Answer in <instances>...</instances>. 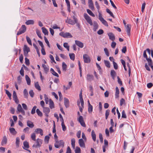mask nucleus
I'll return each instance as SVG.
<instances>
[{
  "label": "nucleus",
  "instance_id": "obj_1",
  "mask_svg": "<svg viewBox=\"0 0 153 153\" xmlns=\"http://www.w3.org/2000/svg\"><path fill=\"white\" fill-rule=\"evenodd\" d=\"M64 145V143L62 140L58 141V140H56L55 143H54V146L56 148H59L60 146L63 147Z\"/></svg>",
  "mask_w": 153,
  "mask_h": 153
},
{
  "label": "nucleus",
  "instance_id": "obj_2",
  "mask_svg": "<svg viewBox=\"0 0 153 153\" xmlns=\"http://www.w3.org/2000/svg\"><path fill=\"white\" fill-rule=\"evenodd\" d=\"M59 35L64 38H70L73 37L71 34L68 32L65 33L64 32H62L59 33Z\"/></svg>",
  "mask_w": 153,
  "mask_h": 153
},
{
  "label": "nucleus",
  "instance_id": "obj_3",
  "mask_svg": "<svg viewBox=\"0 0 153 153\" xmlns=\"http://www.w3.org/2000/svg\"><path fill=\"white\" fill-rule=\"evenodd\" d=\"M143 56L144 58L146 59V60L147 61L149 65L151 67H153V65H152V62L151 59L150 58H149L147 57V55L146 54V50H145L143 52Z\"/></svg>",
  "mask_w": 153,
  "mask_h": 153
},
{
  "label": "nucleus",
  "instance_id": "obj_4",
  "mask_svg": "<svg viewBox=\"0 0 153 153\" xmlns=\"http://www.w3.org/2000/svg\"><path fill=\"white\" fill-rule=\"evenodd\" d=\"M84 16L87 22L91 25H93V23L90 17L86 13H84Z\"/></svg>",
  "mask_w": 153,
  "mask_h": 153
},
{
  "label": "nucleus",
  "instance_id": "obj_5",
  "mask_svg": "<svg viewBox=\"0 0 153 153\" xmlns=\"http://www.w3.org/2000/svg\"><path fill=\"white\" fill-rule=\"evenodd\" d=\"M99 19L104 25L106 26H108L107 22L102 17V14L101 13H100L99 14Z\"/></svg>",
  "mask_w": 153,
  "mask_h": 153
},
{
  "label": "nucleus",
  "instance_id": "obj_6",
  "mask_svg": "<svg viewBox=\"0 0 153 153\" xmlns=\"http://www.w3.org/2000/svg\"><path fill=\"white\" fill-rule=\"evenodd\" d=\"M26 30V26L24 25H22L21 27L19 29V31L17 32V35H19L23 33H24Z\"/></svg>",
  "mask_w": 153,
  "mask_h": 153
},
{
  "label": "nucleus",
  "instance_id": "obj_7",
  "mask_svg": "<svg viewBox=\"0 0 153 153\" xmlns=\"http://www.w3.org/2000/svg\"><path fill=\"white\" fill-rule=\"evenodd\" d=\"M42 140L39 138H38L36 140V144H34L33 146V147L36 148L40 147L41 146V145L42 144Z\"/></svg>",
  "mask_w": 153,
  "mask_h": 153
},
{
  "label": "nucleus",
  "instance_id": "obj_8",
  "mask_svg": "<svg viewBox=\"0 0 153 153\" xmlns=\"http://www.w3.org/2000/svg\"><path fill=\"white\" fill-rule=\"evenodd\" d=\"M78 120L82 126L84 127H86L84 121L83 117L82 116H80Z\"/></svg>",
  "mask_w": 153,
  "mask_h": 153
},
{
  "label": "nucleus",
  "instance_id": "obj_9",
  "mask_svg": "<svg viewBox=\"0 0 153 153\" xmlns=\"http://www.w3.org/2000/svg\"><path fill=\"white\" fill-rule=\"evenodd\" d=\"M23 51L24 55L26 56L30 51V49L26 45H25L24 46Z\"/></svg>",
  "mask_w": 153,
  "mask_h": 153
},
{
  "label": "nucleus",
  "instance_id": "obj_10",
  "mask_svg": "<svg viewBox=\"0 0 153 153\" xmlns=\"http://www.w3.org/2000/svg\"><path fill=\"white\" fill-rule=\"evenodd\" d=\"M83 58L84 62L86 63L90 62V59L89 56L86 54H85L83 55Z\"/></svg>",
  "mask_w": 153,
  "mask_h": 153
},
{
  "label": "nucleus",
  "instance_id": "obj_11",
  "mask_svg": "<svg viewBox=\"0 0 153 153\" xmlns=\"http://www.w3.org/2000/svg\"><path fill=\"white\" fill-rule=\"evenodd\" d=\"M17 110L19 112H21L23 115H25V112L24 110L22 109L20 104H19L18 105L17 107Z\"/></svg>",
  "mask_w": 153,
  "mask_h": 153
},
{
  "label": "nucleus",
  "instance_id": "obj_12",
  "mask_svg": "<svg viewBox=\"0 0 153 153\" xmlns=\"http://www.w3.org/2000/svg\"><path fill=\"white\" fill-rule=\"evenodd\" d=\"M13 100L17 104L19 102V100L17 98L16 92L15 91H13Z\"/></svg>",
  "mask_w": 153,
  "mask_h": 153
},
{
  "label": "nucleus",
  "instance_id": "obj_13",
  "mask_svg": "<svg viewBox=\"0 0 153 153\" xmlns=\"http://www.w3.org/2000/svg\"><path fill=\"white\" fill-rule=\"evenodd\" d=\"M43 112L45 114V116L47 117L48 116V114L50 112V110L49 108L48 107H43Z\"/></svg>",
  "mask_w": 153,
  "mask_h": 153
},
{
  "label": "nucleus",
  "instance_id": "obj_14",
  "mask_svg": "<svg viewBox=\"0 0 153 153\" xmlns=\"http://www.w3.org/2000/svg\"><path fill=\"white\" fill-rule=\"evenodd\" d=\"M126 27V30L127 32V34L129 36L130 34L131 25L130 24H127Z\"/></svg>",
  "mask_w": 153,
  "mask_h": 153
},
{
  "label": "nucleus",
  "instance_id": "obj_15",
  "mask_svg": "<svg viewBox=\"0 0 153 153\" xmlns=\"http://www.w3.org/2000/svg\"><path fill=\"white\" fill-rule=\"evenodd\" d=\"M75 43L77 45L81 48H82L84 46L83 43L79 41L75 40Z\"/></svg>",
  "mask_w": 153,
  "mask_h": 153
},
{
  "label": "nucleus",
  "instance_id": "obj_16",
  "mask_svg": "<svg viewBox=\"0 0 153 153\" xmlns=\"http://www.w3.org/2000/svg\"><path fill=\"white\" fill-rule=\"evenodd\" d=\"M108 35L109 37V39L110 40L112 41L115 40V36L112 33H108Z\"/></svg>",
  "mask_w": 153,
  "mask_h": 153
},
{
  "label": "nucleus",
  "instance_id": "obj_17",
  "mask_svg": "<svg viewBox=\"0 0 153 153\" xmlns=\"http://www.w3.org/2000/svg\"><path fill=\"white\" fill-rule=\"evenodd\" d=\"M79 143L80 146L83 148L85 147V144L82 139L81 138L79 140Z\"/></svg>",
  "mask_w": 153,
  "mask_h": 153
},
{
  "label": "nucleus",
  "instance_id": "obj_18",
  "mask_svg": "<svg viewBox=\"0 0 153 153\" xmlns=\"http://www.w3.org/2000/svg\"><path fill=\"white\" fill-rule=\"evenodd\" d=\"M35 131L37 134H40L41 136L43 135V130L40 128H38L35 130Z\"/></svg>",
  "mask_w": 153,
  "mask_h": 153
},
{
  "label": "nucleus",
  "instance_id": "obj_19",
  "mask_svg": "<svg viewBox=\"0 0 153 153\" xmlns=\"http://www.w3.org/2000/svg\"><path fill=\"white\" fill-rule=\"evenodd\" d=\"M86 79L87 80L91 81L94 79V77L92 75L88 74L87 75Z\"/></svg>",
  "mask_w": 153,
  "mask_h": 153
},
{
  "label": "nucleus",
  "instance_id": "obj_20",
  "mask_svg": "<svg viewBox=\"0 0 153 153\" xmlns=\"http://www.w3.org/2000/svg\"><path fill=\"white\" fill-rule=\"evenodd\" d=\"M88 112L89 113H91L93 111V106L90 104L89 101H88Z\"/></svg>",
  "mask_w": 153,
  "mask_h": 153
},
{
  "label": "nucleus",
  "instance_id": "obj_21",
  "mask_svg": "<svg viewBox=\"0 0 153 153\" xmlns=\"http://www.w3.org/2000/svg\"><path fill=\"white\" fill-rule=\"evenodd\" d=\"M49 107L51 109L53 108H54V104L53 101L51 99H49Z\"/></svg>",
  "mask_w": 153,
  "mask_h": 153
},
{
  "label": "nucleus",
  "instance_id": "obj_22",
  "mask_svg": "<svg viewBox=\"0 0 153 153\" xmlns=\"http://www.w3.org/2000/svg\"><path fill=\"white\" fill-rule=\"evenodd\" d=\"M64 104L66 108H68L69 106V101L66 98H64Z\"/></svg>",
  "mask_w": 153,
  "mask_h": 153
},
{
  "label": "nucleus",
  "instance_id": "obj_23",
  "mask_svg": "<svg viewBox=\"0 0 153 153\" xmlns=\"http://www.w3.org/2000/svg\"><path fill=\"white\" fill-rule=\"evenodd\" d=\"M27 126L31 128H33L34 126V125L33 123L30 120L27 121Z\"/></svg>",
  "mask_w": 153,
  "mask_h": 153
},
{
  "label": "nucleus",
  "instance_id": "obj_24",
  "mask_svg": "<svg viewBox=\"0 0 153 153\" xmlns=\"http://www.w3.org/2000/svg\"><path fill=\"white\" fill-rule=\"evenodd\" d=\"M65 22H66L72 25H75L74 22L72 19H67V20H66Z\"/></svg>",
  "mask_w": 153,
  "mask_h": 153
},
{
  "label": "nucleus",
  "instance_id": "obj_25",
  "mask_svg": "<svg viewBox=\"0 0 153 153\" xmlns=\"http://www.w3.org/2000/svg\"><path fill=\"white\" fill-rule=\"evenodd\" d=\"M119 90L117 87H116V91L115 92V97L117 98L119 97Z\"/></svg>",
  "mask_w": 153,
  "mask_h": 153
},
{
  "label": "nucleus",
  "instance_id": "obj_26",
  "mask_svg": "<svg viewBox=\"0 0 153 153\" xmlns=\"http://www.w3.org/2000/svg\"><path fill=\"white\" fill-rule=\"evenodd\" d=\"M9 131L10 133L13 135H15L17 133L15 128H10Z\"/></svg>",
  "mask_w": 153,
  "mask_h": 153
},
{
  "label": "nucleus",
  "instance_id": "obj_27",
  "mask_svg": "<svg viewBox=\"0 0 153 153\" xmlns=\"http://www.w3.org/2000/svg\"><path fill=\"white\" fill-rule=\"evenodd\" d=\"M23 145L24 146L23 149H25L27 150V149H28L29 147L28 143L26 141L24 142Z\"/></svg>",
  "mask_w": 153,
  "mask_h": 153
},
{
  "label": "nucleus",
  "instance_id": "obj_28",
  "mask_svg": "<svg viewBox=\"0 0 153 153\" xmlns=\"http://www.w3.org/2000/svg\"><path fill=\"white\" fill-rule=\"evenodd\" d=\"M7 139L6 136H4L3 139L1 142V145H3L4 144H5L7 143Z\"/></svg>",
  "mask_w": 153,
  "mask_h": 153
},
{
  "label": "nucleus",
  "instance_id": "obj_29",
  "mask_svg": "<svg viewBox=\"0 0 153 153\" xmlns=\"http://www.w3.org/2000/svg\"><path fill=\"white\" fill-rule=\"evenodd\" d=\"M91 136L93 140L94 141H95L96 140V135L94 130L92 131Z\"/></svg>",
  "mask_w": 153,
  "mask_h": 153
},
{
  "label": "nucleus",
  "instance_id": "obj_30",
  "mask_svg": "<svg viewBox=\"0 0 153 153\" xmlns=\"http://www.w3.org/2000/svg\"><path fill=\"white\" fill-rule=\"evenodd\" d=\"M24 96V97L26 98H27L28 94V92L26 89H25L23 91Z\"/></svg>",
  "mask_w": 153,
  "mask_h": 153
},
{
  "label": "nucleus",
  "instance_id": "obj_31",
  "mask_svg": "<svg viewBox=\"0 0 153 153\" xmlns=\"http://www.w3.org/2000/svg\"><path fill=\"white\" fill-rule=\"evenodd\" d=\"M34 21L33 20H29L25 22V24L27 25H33Z\"/></svg>",
  "mask_w": 153,
  "mask_h": 153
},
{
  "label": "nucleus",
  "instance_id": "obj_32",
  "mask_svg": "<svg viewBox=\"0 0 153 153\" xmlns=\"http://www.w3.org/2000/svg\"><path fill=\"white\" fill-rule=\"evenodd\" d=\"M42 31L43 33H44L45 35H47L48 34V31L46 28L45 27H42Z\"/></svg>",
  "mask_w": 153,
  "mask_h": 153
},
{
  "label": "nucleus",
  "instance_id": "obj_33",
  "mask_svg": "<svg viewBox=\"0 0 153 153\" xmlns=\"http://www.w3.org/2000/svg\"><path fill=\"white\" fill-rule=\"evenodd\" d=\"M25 79L27 81V84L28 85H30V80L27 75H25Z\"/></svg>",
  "mask_w": 153,
  "mask_h": 153
},
{
  "label": "nucleus",
  "instance_id": "obj_34",
  "mask_svg": "<svg viewBox=\"0 0 153 153\" xmlns=\"http://www.w3.org/2000/svg\"><path fill=\"white\" fill-rule=\"evenodd\" d=\"M51 73L53 75H54V76H56L57 77H59L58 74H57V73L56 72H55L54 71L53 68H51Z\"/></svg>",
  "mask_w": 153,
  "mask_h": 153
},
{
  "label": "nucleus",
  "instance_id": "obj_35",
  "mask_svg": "<svg viewBox=\"0 0 153 153\" xmlns=\"http://www.w3.org/2000/svg\"><path fill=\"white\" fill-rule=\"evenodd\" d=\"M5 93L7 95L10 100L11 99V94L9 91H8L6 89L5 90Z\"/></svg>",
  "mask_w": 153,
  "mask_h": 153
},
{
  "label": "nucleus",
  "instance_id": "obj_36",
  "mask_svg": "<svg viewBox=\"0 0 153 153\" xmlns=\"http://www.w3.org/2000/svg\"><path fill=\"white\" fill-rule=\"evenodd\" d=\"M35 88L39 91H40L41 90V88L38 82H36L35 83Z\"/></svg>",
  "mask_w": 153,
  "mask_h": 153
},
{
  "label": "nucleus",
  "instance_id": "obj_37",
  "mask_svg": "<svg viewBox=\"0 0 153 153\" xmlns=\"http://www.w3.org/2000/svg\"><path fill=\"white\" fill-rule=\"evenodd\" d=\"M75 139L73 138L71 140V144L72 147L74 148H75Z\"/></svg>",
  "mask_w": 153,
  "mask_h": 153
},
{
  "label": "nucleus",
  "instance_id": "obj_38",
  "mask_svg": "<svg viewBox=\"0 0 153 153\" xmlns=\"http://www.w3.org/2000/svg\"><path fill=\"white\" fill-rule=\"evenodd\" d=\"M69 56L71 60H74L75 56V54L74 53H70L69 54Z\"/></svg>",
  "mask_w": 153,
  "mask_h": 153
},
{
  "label": "nucleus",
  "instance_id": "obj_39",
  "mask_svg": "<svg viewBox=\"0 0 153 153\" xmlns=\"http://www.w3.org/2000/svg\"><path fill=\"white\" fill-rule=\"evenodd\" d=\"M87 11L88 13L90 16L93 17L95 16L94 14L90 10L88 9H87Z\"/></svg>",
  "mask_w": 153,
  "mask_h": 153
},
{
  "label": "nucleus",
  "instance_id": "obj_40",
  "mask_svg": "<svg viewBox=\"0 0 153 153\" xmlns=\"http://www.w3.org/2000/svg\"><path fill=\"white\" fill-rule=\"evenodd\" d=\"M36 134L35 133H32L31 135V137L32 139L33 140V141H36Z\"/></svg>",
  "mask_w": 153,
  "mask_h": 153
},
{
  "label": "nucleus",
  "instance_id": "obj_41",
  "mask_svg": "<svg viewBox=\"0 0 153 153\" xmlns=\"http://www.w3.org/2000/svg\"><path fill=\"white\" fill-rule=\"evenodd\" d=\"M104 63L105 65L107 67H110V64L109 62L108 61L104 60Z\"/></svg>",
  "mask_w": 153,
  "mask_h": 153
},
{
  "label": "nucleus",
  "instance_id": "obj_42",
  "mask_svg": "<svg viewBox=\"0 0 153 153\" xmlns=\"http://www.w3.org/2000/svg\"><path fill=\"white\" fill-rule=\"evenodd\" d=\"M106 11L107 13H109V14L110 15V16H112V17H113L114 18V15H113V13H112V12H111V11L109 9H108V8L107 9H106Z\"/></svg>",
  "mask_w": 153,
  "mask_h": 153
},
{
  "label": "nucleus",
  "instance_id": "obj_43",
  "mask_svg": "<svg viewBox=\"0 0 153 153\" xmlns=\"http://www.w3.org/2000/svg\"><path fill=\"white\" fill-rule=\"evenodd\" d=\"M36 112L38 116L40 117H42V112L39 109L37 108L36 109Z\"/></svg>",
  "mask_w": 153,
  "mask_h": 153
},
{
  "label": "nucleus",
  "instance_id": "obj_44",
  "mask_svg": "<svg viewBox=\"0 0 153 153\" xmlns=\"http://www.w3.org/2000/svg\"><path fill=\"white\" fill-rule=\"evenodd\" d=\"M98 26V24L96 22H94V28L93 30L94 31L96 30V29L97 28Z\"/></svg>",
  "mask_w": 153,
  "mask_h": 153
},
{
  "label": "nucleus",
  "instance_id": "obj_45",
  "mask_svg": "<svg viewBox=\"0 0 153 153\" xmlns=\"http://www.w3.org/2000/svg\"><path fill=\"white\" fill-rule=\"evenodd\" d=\"M75 152V153H80L81 149L78 146L76 147Z\"/></svg>",
  "mask_w": 153,
  "mask_h": 153
},
{
  "label": "nucleus",
  "instance_id": "obj_46",
  "mask_svg": "<svg viewBox=\"0 0 153 153\" xmlns=\"http://www.w3.org/2000/svg\"><path fill=\"white\" fill-rule=\"evenodd\" d=\"M45 100L46 104H48V103L49 99L48 96L46 94H44Z\"/></svg>",
  "mask_w": 153,
  "mask_h": 153
},
{
  "label": "nucleus",
  "instance_id": "obj_47",
  "mask_svg": "<svg viewBox=\"0 0 153 153\" xmlns=\"http://www.w3.org/2000/svg\"><path fill=\"white\" fill-rule=\"evenodd\" d=\"M26 39L27 42L30 45H31L32 44L31 43V41L30 38L28 36H26Z\"/></svg>",
  "mask_w": 153,
  "mask_h": 153
},
{
  "label": "nucleus",
  "instance_id": "obj_48",
  "mask_svg": "<svg viewBox=\"0 0 153 153\" xmlns=\"http://www.w3.org/2000/svg\"><path fill=\"white\" fill-rule=\"evenodd\" d=\"M36 108L37 107L36 106H34L33 107L31 111V114H33L35 113L36 109Z\"/></svg>",
  "mask_w": 153,
  "mask_h": 153
},
{
  "label": "nucleus",
  "instance_id": "obj_49",
  "mask_svg": "<svg viewBox=\"0 0 153 153\" xmlns=\"http://www.w3.org/2000/svg\"><path fill=\"white\" fill-rule=\"evenodd\" d=\"M95 4L96 7L97 9L98 12L99 13H99H100L99 11L100 7V6L99 5V4L98 3V2L97 1H96L95 2Z\"/></svg>",
  "mask_w": 153,
  "mask_h": 153
},
{
  "label": "nucleus",
  "instance_id": "obj_50",
  "mask_svg": "<svg viewBox=\"0 0 153 153\" xmlns=\"http://www.w3.org/2000/svg\"><path fill=\"white\" fill-rule=\"evenodd\" d=\"M44 40H45V42L47 44V45L48 46L49 48H50V44H49V42H48V39H47V38L45 36H44Z\"/></svg>",
  "mask_w": 153,
  "mask_h": 153
},
{
  "label": "nucleus",
  "instance_id": "obj_51",
  "mask_svg": "<svg viewBox=\"0 0 153 153\" xmlns=\"http://www.w3.org/2000/svg\"><path fill=\"white\" fill-rule=\"evenodd\" d=\"M110 110H107L105 112V119H107L108 117L109 114Z\"/></svg>",
  "mask_w": 153,
  "mask_h": 153
},
{
  "label": "nucleus",
  "instance_id": "obj_52",
  "mask_svg": "<svg viewBox=\"0 0 153 153\" xmlns=\"http://www.w3.org/2000/svg\"><path fill=\"white\" fill-rule=\"evenodd\" d=\"M122 117L124 118H127V116L126 114L125 113V111L124 110H123L122 111Z\"/></svg>",
  "mask_w": 153,
  "mask_h": 153
},
{
  "label": "nucleus",
  "instance_id": "obj_53",
  "mask_svg": "<svg viewBox=\"0 0 153 153\" xmlns=\"http://www.w3.org/2000/svg\"><path fill=\"white\" fill-rule=\"evenodd\" d=\"M16 146L17 147H19V137H17L16 138Z\"/></svg>",
  "mask_w": 153,
  "mask_h": 153
},
{
  "label": "nucleus",
  "instance_id": "obj_54",
  "mask_svg": "<svg viewBox=\"0 0 153 153\" xmlns=\"http://www.w3.org/2000/svg\"><path fill=\"white\" fill-rule=\"evenodd\" d=\"M29 94H30V96L32 98L34 96V93L33 92V90H30L29 91Z\"/></svg>",
  "mask_w": 153,
  "mask_h": 153
},
{
  "label": "nucleus",
  "instance_id": "obj_55",
  "mask_svg": "<svg viewBox=\"0 0 153 153\" xmlns=\"http://www.w3.org/2000/svg\"><path fill=\"white\" fill-rule=\"evenodd\" d=\"M99 137L100 142L101 143H102L103 142V138L102 137V135L101 133L99 134Z\"/></svg>",
  "mask_w": 153,
  "mask_h": 153
},
{
  "label": "nucleus",
  "instance_id": "obj_56",
  "mask_svg": "<svg viewBox=\"0 0 153 153\" xmlns=\"http://www.w3.org/2000/svg\"><path fill=\"white\" fill-rule=\"evenodd\" d=\"M117 81L118 83L120 84V86L123 85V83L122 81L121 80V79L119 76L117 77Z\"/></svg>",
  "mask_w": 153,
  "mask_h": 153
},
{
  "label": "nucleus",
  "instance_id": "obj_57",
  "mask_svg": "<svg viewBox=\"0 0 153 153\" xmlns=\"http://www.w3.org/2000/svg\"><path fill=\"white\" fill-rule=\"evenodd\" d=\"M104 51L106 55L107 56H108L109 55V54L108 49L107 48H105L104 49Z\"/></svg>",
  "mask_w": 153,
  "mask_h": 153
},
{
  "label": "nucleus",
  "instance_id": "obj_58",
  "mask_svg": "<svg viewBox=\"0 0 153 153\" xmlns=\"http://www.w3.org/2000/svg\"><path fill=\"white\" fill-rule=\"evenodd\" d=\"M125 100L123 99V98H122L120 100V105L121 106H122V105L125 103Z\"/></svg>",
  "mask_w": 153,
  "mask_h": 153
},
{
  "label": "nucleus",
  "instance_id": "obj_59",
  "mask_svg": "<svg viewBox=\"0 0 153 153\" xmlns=\"http://www.w3.org/2000/svg\"><path fill=\"white\" fill-rule=\"evenodd\" d=\"M88 6L89 8L91 9L92 10H94L93 4H88Z\"/></svg>",
  "mask_w": 153,
  "mask_h": 153
},
{
  "label": "nucleus",
  "instance_id": "obj_60",
  "mask_svg": "<svg viewBox=\"0 0 153 153\" xmlns=\"http://www.w3.org/2000/svg\"><path fill=\"white\" fill-rule=\"evenodd\" d=\"M19 72L20 74L22 76H24V71L23 68H21V69L20 70Z\"/></svg>",
  "mask_w": 153,
  "mask_h": 153
},
{
  "label": "nucleus",
  "instance_id": "obj_61",
  "mask_svg": "<svg viewBox=\"0 0 153 153\" xmlns=\"http://www.w3.org/2000/svg\"><path fill=\"white\" fill-rule=\"evenodd\" d=\"M111 75L112 77H114L116 75V73L114 70H111Z\"/></svg>",
  "mask_w": 153,
  "mask_h": 153
},
{
  "label": "nucleus",
  "instance_id": "obj_62",
  "mask_svg": "<svg viewBox=\"0 0 153 153\" xmlns=\"http://www.w3.org/2000/svg\"><path fill=\"white\" fill-rule=\"evenodd\" d=\"M61 125L62 127V130L63 131H65L66 130V127L65 126L64 123H62Z\"/></svg>",
  "mask_w": 153,
  "mask_h": 153
},
{
  "label": "nucleus",
  "instance_id": "obj_63",
  "mask_svg": "<svg viewBox=\"0 0 153 153\" xmlns=\"http://www.w3.org/2000/svg\"><path fill=\"white\" fill-rule=\"evenodd\" d=\"M25 63L26 65L27 66H28L30 63L29 59L27 58H25Z\"/></svg>",
  "mask_w": 153,
  "mask_h": 153
},
{
  "label": "nucleus",
  "instance_id": "obj_64",
  "mask_svg": "<svg viewBox=\"0 0 153 153\" xmlns=\"http://www.w3.org/2000/svg\"><path fill=\"white\" fill-rule=\"evenodd\" d=\"M153 85L152 83L150 82L148 83L147 85V86L149 88H151Z\"/></svg>",
  "mask_w": 153,
  "mask_h": 153
}]
</instances>
